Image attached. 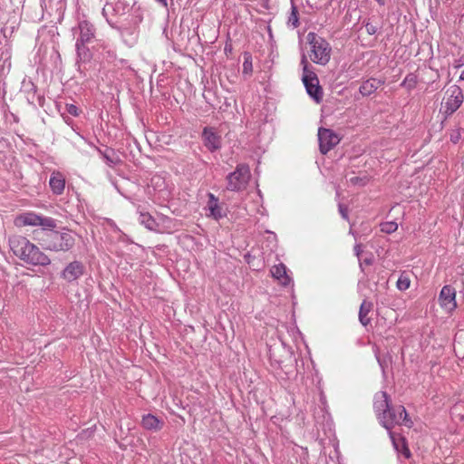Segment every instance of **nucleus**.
<instances>
[{"mask_svg": "<svg viewBox=\"0 0 464 464\" xmlns=\"http://www.w3.org/2000/svg\"><path fill=\"white\" fill-rule=\"evenodd\" d=\"M9 246L15 256L28 265L46 266L51 264L49 256L25 237H10Z\"/></svg>", "mask_w": 464, "mask_h": 464, "instance_id": "nucleus-1", "label": "nucleus"}, {"mask_svg": "<svg viewBox=\"0 0 464 464\" xmlns=\"http://www.w3.org/2000/svg\"><path fill=\"white\" fill-rule=\"evenodd\" d=\"M38 240L44 249L53 252H67L75 245V238L69 230L63 232L54 229L45 230L44 237Z\"/></svg>", "mask_w": 464, "mask_h": 464, "instance_id": "nucleus-2", "label": "nucleus"}, {"mask_svg": "<svg viewBox=\"0 0 464 464\" xmlns=\"http://www.w3.org/2000/svg\"><path fill=\"white\" fill-rule=\"evenodd\" d=\"M381 424L388 430L391 440H392L393 446L397 448L395 436L392 431V429L395 425H405L407 427H411L412 425V421L408 418V413L406 409L402 405L399 406H391L386 413L382 415L380 420Z\"/></svg>", "mask_w": 464, "mask_h": 464, "instance_id": "nucleus-3", "label": "nucleus"}, {"mask_svg": "<svg viewBox=\"0 0 464 464\" xmlns=\"http://www.w3.org/2000/svg\"><path fill=\"white\" fill-rule=\"evenodd\" d=\"M306 39L311 47L310 58L313 63L320 65L327 64L332 53L330 44L324 37L314 32H309Z\"/></svg>", "mask_w": 464, "mask_h": 464, "instance_id": "nucleus-4", "label": "nucleus"}, {"mask_svg": "<svg viewBox=\"0 0 464 464\" xmlns=\"http://www.w3.org/2000/svg\"><path fill=\"white\" fill-rule=\"evenodd\" d=\"M14 223L17 227H41L43 231L53 230L57 227V221L54 218L37 214L34 211H25L17 215Z\"/></svg>", "mask_w": 464, "mask_h": 464, "instance_id": "nucleus-5", "label": "nucleus"}, {"mask_svg": "<svg viewBox=\"0 0 464 464\" xmlns=\"http://www.w3.org/2000/svg\"><path fill=\"white\" fill-rule=\"evenodd\" d=\"M301 64L303 65L302 81L306 92L313 100L320 103L323 101V89L319 85V80L315 72L309 69V63L304 54L302 56Z\"/></svg>", "mask_w": 464, "mask_h": 464, "instance_id": "nucleus-6", "label": "nucleus"}, {"mask_svg": "<svg viewBox=\"0 0 464 464\" xmlns=\"http://www.w3.org/2000/svg\"><path fill=\"white\" fill-rule=\"evenodd\" d=\"M251 178L250 168L246 163L237 165L234 171L230 172L227 178V189L233 192L244 190Z\"/></svg>", "mask_w": 464, "mask_h": 464, "instance_id": "nucleus-7", "label": "nucleus"}, {"mask_svg": "<svg viewBox=\"0 0 464 464\" xmlns=\"http://www.w3.org/2000/svg\"><path fill=\"white\" fill-rule=\"evenodd\" d=\"M148 194L154 202L162 204L168 201L171 197V188L161 174L151 176L148 184Z\"/></svg>", "mask_w": 464, "mask_h": 464, "instance_id": "nucleus-8", "label": "nucleus"}, {"mask_svg": "<svg viewBox=\"0 0 464 464\" xmlns=\"http://www.w3.org/2000/svg\"><path fill=\"white\" fill-rule=\"evenodd\" d=\"M340 140V137L334 130L323 127L319 128L318 141L319 150L322 154L328 153Z\"/></svg>", "mask_w": 464, "mask_h": 464, "instance_id": "nucleus-9", "label": "nucleus"}, {"mask_svg": "<svg viewBox=\"0 0 464 464\" xmlns=\"http://www.w3.org/2000/svg\"><path fill=\"white\" fill-rule=\"evenodd\" d=\"M447 92L450 93V95L445 102L444 107L445 112L450 115L461 106L464 96L461 88L458 85L450 86Z\"/></svg>", "mask_w": 464, "mask_h": 464, "instance_id": "nucleus-10", "label": "nucleus"}, {"mask_svg": "<svg viewBox=\"0 0 464 464\" xmlns=\"http://www.w3.org/2000/svg\"><path fill=\"white\" fill-rule=\"evenodd\" d=\"M208 202L205 208L207 211L206 216L216 221L227 217V211L223 206L219 203V199L213 193H208Z\"/></svg>", "mask_w": 464, "mask_h": 464, "instance_id": "nucleus-11", "label": "nucleus"}, {"mask_svg": "<svg viewBox=\"0 0 464 464\" xmlns=\"http://www.w3.org/2000/svg\"><path fill=\"white\" fill-rule=\"evenodd\" d=\"M85 271L83 264L80 261L70 262L61 273V277L67 283L78 280Z\"/></svg>", "mask_w": 464, "mask_h": 464, "instance_id": "nucleus-12", "label": "nucleus"}, {"mask_svg": "<svg viewBox=\"0 0 464 464\" xmlns=\"http://www.w3.org/2000/svg\"><path fill=\"white\" fill-rule=\"evenodd\" d=\"M204 146L211 152L218 150L222 145L221 137L212 127H205L202 130Z\"/></svg>", "mask_w": 464, "mask_h": 464, "instance_id": "nucleus-13", "label": "nucleus"}, {"mask_svg": "<svg viewBox=\"0 0 464 464\" xmlns=\"http://www.w3.org/2000/svg\"><path fill=\"white\" fill-rule=\"evenodd\" d=\"M439 302L443 309L449 312L455 310L457 307L455 289L450 285H444L440 290Z\"/></svg>", "mask_w": 464, "mask_h": 464, "instance_id": "nucleus-14", "label": "nucleus"}, {"mask_svg": "<svg viewBox=\"0 0 464 464\" xmlns=\"http://www.w3.org/2000/svg\"><path fill=\"white\" fill-rule=\"evenodd\" d=\"M79 37L76 42L80 44H89L95 36V28L92 24L83 20L78 24Z\"/></svg>", "mask_w": 464, "mask_h": 464, "instance_id": "nucleus-15", "label": "nucleus"}, {"mask_svg": "<svg viewBox=\"0 0 464 464\" xmlns=\"http://www.w3.org/2000/svg\"><path fill=\"white\" fill-rule=\"evenodd\" d=\"M391 406L389 395L386 392H380L374 395L373 410L379 420H381L382 415L386 413Z\"/></svg>", "mask_w": 464, "mask_h": 464, "instance_id": "nucleus-16", "label": "nucleus"}, {"mask_svg": "<svg viewBox=\"0 0 464 464\" xmlns=\"http://www.w3.org/2000/svg\"><path fill=\"white\" fill-rule=\"evenodd\" d=\"M49 186L54 195H62L65 188V177L60 171H53L49 179Z\"/></svg>", "mask_w": 464, "mask_h": 464, "instance_id": "nucleus-17", "label": "nucleus"}, {"mask_svg": "<svg viewBox=\"0 0 464 464\" xmlns=\"http://www.w3.org/2000/svg\"><path fill=\"white\" fill-rule=\"evenodd\" d=\"M141 426L147 430L156 432L163 428L164 421L155 415L148 413L142 416Z\"/></svg>", "mask_w": 464, "mask_h": 464, "instance_id": "nucleus-18", "label": "nucleus"}, {"mask_svg": "<svg viewBox=\"0 0 464 464\" xmlns=\"http://www.w3.org/2000/svg\"><path fill=\"white\" fill-rule=\"evenodd\" d=\"M384 82V80L382 79L370 78L361 84L359 92L362 96H369L372 94L380 86L383 85Z\"/></svg>", "mask_w": 464, "mask_h": 464, "instance_id": "nucleus-19", "label": "nucleus"}, {"mask_svg": "<svg viewBox=\"0 0 464 464\" xmlns=\"http://www.w3.org/2000/svg\"><path fill=\"white\" fill-rule=\"evenodd\" d=\"M271 274L282 285L287 286L291 283V278L286 273V266L280 263L271 268Z\"/></svg>", "mask_w": 464, "mask_h": 464, "instance_id": "nucleus-20", "label": "nucleus"}, {"mask_svg": "<svg viewBox=\"0 0 464 464\" xmlns=\"http://www.w3.org/2000/svg\"><path fill=\"white\" fill-rule=\"evenodd\" d=\"M372 309V303L363 300L359 310V321L363 326H367L371 323L368 314Z\"/></svg>", "mask_w": 464, "mask_h": 464, "instance_id": "nucleus-21", "label": "nucleus"}, {"mask_svg": "<svg viewBox=\"0 0 464 464\" xmlns=\"http://www.w3.org/2000/svg\"><path fill=\"white\" fill-rule=\"evenodd\" d=\"M290 2L291 10L287 17L286 25L292 29H295L300 25L299 12L297 6L295 4V1L290 0Z\"/></svg>", "mask_w": 464, "mask_h": 464, "instance_id": "nucleus-22", "label": "nucleus"}, {"mask_svg": "<svg viewBox=\"0 0 464 464\" xmlns=\"http://www.w3.org/2000/svg\"><path fill=\"white\" fill-rule=\"evenodd\" d=\"M139 221L149 230L155 231L158 227L155 218L148 212H140Z\"/></svg>", "mask_w": 464, "mask_h": 464, "instance_id": "nucleus-23", "label": "nucleus"}, {"mask_svg": "<svg viewBox=\"0 0 464 464\" xmlns=\"http://www.w3.org/2000/svg\"><path fill=\"white\" fill-rule=\"evenodd\" d=\"M132 10L133 6L127 0H118L113 6V11L117 15H124Z\"/></svg>", "mask_w": 464, "mask_h": 464, "instance_id": "nucleus-24", "label": "nucleus"}, {"mask_svg": "<svg viewBox=\"0 0 464 464\" xmlns=\"http://www.w3.org/2000/svg\"><path fill=\"white\" fill-rule=\"evenodd\" d=\"M87 44H80L79 42L75 43L77 55L81 60L86 61L91 58V53L88 47H86Z\"/></svg>", "mask_w": 464, "mask_h": 464, "instance_id": "nucleus-25", "label": "nucleus"}, {"mask_svg": "<svg viewBox=\"0 0 464 464\" xmlns=\"http://www.w3.org/2000/svg\"><path fill=\"white\" fill-rule=\"evenodd\" d=\"M417 76L414 73H408L401 82V86L411 91L416 87Z\"/></svg>", "mask_w": 464, "mask_h": 464, "instance_id": "nucleus-26", "label": "nucleus"}, {"mask_svg": "<svg viewBox=\"0 0 464 464\" xmlns=\"http://www.w3.org/2000/svg\"><path fill=\"white\" fill-rule=\"evenodd\" d=\"M411 285V279L405 273H401L396 282V286L400 291L407 290Z\"/></svg>", "mask_w": 464, "mask_h": 464, "instance_id": "nucleus-27", "label": "nucleus"}, {"mask_svg": "<svg viewBox=\"0 0 464 464\" xmlns=\"http://www.w3.org/2000/svg\"><path fill=\"white\" fill-rule=\"evenodd\" d=\"M398 228V224L393 221L383 222L381 224V231L386 234H392Z\"/></svg>", "mask_w": 464, "mask_h": 464, "instance_id": "nucleus-28", "label": "nucleus"}, {"mask_svg": "<svg viewBox=\"0 0 464 464\" xmlns=\"http://www.w3.org/2000/svg\"><path fill=\"white\" fill-rule=\"evenodd\" d=\"M369 181V179L366 176L359 177V176H353L348 179V182L354 186L363 187L365 186Z\"/></svg>", "mask_w": 464, "mask_h": 464, "instance_id": "nucleus-29", "label": "nucleus"}, {"mask_svg": "<svg viewBox=\"0 0 464 464\" xmlns=\"http://www.w3.org/2000/svg\"><path fill=\"white\" fill-rule=\"evenodd\" d=\"M252 72V61L251 56H245V61L243 63V73L248 74Z\"/></svg>", "mask_w": 464, "mask_h": 464, "instance_id": "nucleus-30", "label": "nucleus"}, {"mask_svg": "<svg viewBox=\"0 0 464 464\" xmlns=\"http://www.w3.org/2000/svg\"><path fill=\"white\" fill-rule=\"evenodd\" d=\"M397 444V448L394 446V448L399 451L401 452L406 459H409L411 457V451L410 450L408 449V447L406 446L405 444V441L404 440H402L401 441V450L399 449V443L396 442Z\"/></svg>", "mask_w": 464, "mask_h": 464, "instance_id": "nucleus-31", "label": "nucleus"}, {"mask_svg": "<svg viewBox=\"0 0 464 464\" xmlns=\"http://www.w3.org/2000/svg\"><path fill=\"white\" fill-rule=\"evenodd\" d=\"M397 444V448L394 446V448L399 451L401 452L406 459H409L411 457V451L410 450L408 449V447L406 446L405 444V441L404 440H402L401 441V450L399 449V443L396 442Z\"/></svg>", "mask_w": 464, "mask_h": 464, "instance_id": "nucleus-32", "label": "nucleus"}, {"mask_svg": "<svg viewBox=\"0 0 464 464\" xmlns=\"http://www.w3.org/2000/svg\"><path fill=\"white\" fill-rule=\"evenodd\" d=\"M397 444V448L394 446V448L399 451L401 452L406 459H409L411 457V451L410 450L408 449V447L406 446L405 444V441L404 440H402L401 441V450L399 449V443L396 442Z\"/></svg>", "mask_w": 464, "mask_h": 464, "instance_id": "nucleus-33", "label": "nucleus"}, {"mask_svg": "<svg viewBox=\"0 0 464 464\" xmlns=\"http://www.w3.org/2000/svg\"><path fill=\"white\" fill-rule=\"evenodd\" d=\"M338 209L339 213L342 216V218L345 220H348V208L345 205L339 203L338 204Z\"/></svg>", "mask_w": 464, "mask_h": 464, "instance_id": "nucleus-34", "label": "nucleus"}, {"mask_svg": "<svg viewBox=\"0 0 464 464\" xmlns=\"http://www.w3.org/2000/svg\"><path fill=\"white\" fill-rule=\"evenodd\" d=\"M365 29L367 34L370 35H373L378 32V28L369 22L365 24Z\"/></svg>", "mask_w": 464, "mask_h": 464, "instance_id": "nucleus-35", "label": "nucleus"}, {"mask_svg": "<svg viewBox=\"0 0 464 464\" xmlns=\"http://www.w3.org/2000/svg\"><path fill=\"white\" fill-rule=\"evenodd\" d=\"M67 111L72 116L79 115V110L74 104H67Z\"/></svg>", "mask_w": 464, "mask_h": 464, "instance_id": "nucleus-36", "label": "nucleus"}, {"mask_svg": "<svg viewBox=\"0 0 464 464\" xmlns=\"http://www.w3.org/2000/svg\"><path fill=\"white\" fill-rule=\"evenodd\" d=\"M269 359H270L272 364L275 363V364H276V366L278 368L281 367L282 362H281V360H277L275 358V353L272 349L269 350Z\"/></svg>", "mask_w": 464, "mask_h": 464, "instance_id": "nucleus-37", "label": "nucleus"}, {"mask_svg": "<svg viewBox=\"0 0 464 464\" xmlns=\"http://www.w3.org/2000/svg\"><path fill=\"white\" fill-rule=\"evenodd\" d=\"M460 139V133L459 131H456L455 133L451 134L450 135V140L453 142V143H458V141Z\"/></svg>", "mask_w": 464, "mask_h": 464, "instance_id": "nucleus-38", "label": "nucleus"}, {"mask_svg": "<svg viewBox=\"0 0 464 464\" xmlns=\"http://www.w3.org/2000/svg\"><path fill=\"white\" fill-rule=\"evenodd\" d=\"M354 252H355V255H356L357 256H360V254H361V252H362V248H361V246H360V245H356V246H354Z\"/></svg>", "mask_w": 464, "mask_h": 464, "instance_id": "nucleus-39", "label": "nucleus"}, {"mask_svg": "<svg viewBox=\"0 0 464 464\" xmlns=\"http://www.w3.org/2000/svg\"><path fill=\"white\" fill-rule=\"evenodd\" d=\"M160 5H161L166 9L168 8V0H156Z\"/></svg>", "mask_w": 464, "mask_h": 464, "instance_id": "nucleus-40", "label": "nucleus"}, {"mask_svg": "<svg viewBox=\"0 0 464 464\" xmlns=\"http://www.w3.org/2000/svg\"><path fill=\"white\" fill-rule=\"evenodd\" d=\"M363 264H365V265H367V266L372 265V258H371V257H370V258H365V259L363 260Z\"/></svg>", "mask_w": 464, "mask_h": 464, "instance_id": "nucleus-41", "label": "nucleus"}, {"mask_svg": "<svg viewBox=\"0 0 464 464\" xmlns=\"http://www.w3.org/2000/svg\"><path fill=\"white\" fill-rule=\"evenodd\" d=\"M104 159L106 160V161H107V163H108V164H110V165H111V164H112V163H113L112 160H111L109 156L104 155Z\"/></svg>", "mask_w": 464, "mask_h": 464, "instance_id": "nucleus-42", "label": "nucleus"}, {"mask_svg": "<svg viewBox=\"0 0 464 464\" xmlns=\"http://www.w3.org/2000/svg\"><path fill=\"white\" fill-rule=\"evenodd\" d=\"M376 358H377V361L381 366V368L382 369V371L384 372V366H383V363L381 361L380 357L376 355Z\"/></svg>", "mask_w": 464, "mask_h": 464, "instance_id": "nucleus-43", "label": "nucleus"}, {"mask_svg": "<svg viewBox=\"0 0 464 464\" xmlns=\"http://www.w3.org/2000/svg\"><path fill=\"white\" fill-rule=\"evenodd\" d=\"M380 5H384L386 3V0H375Z\"/></svg>", "mask_w": 464, "mask_h": 464, "instance_id": "nucleus-44", "label": "nucleus"}, {"mask_svg": "<svg viewBox=\"0 0 464 464\" xmlns=\"http://www.w3.org/2000/svg\"><path fill=\"white\" fill-rule=\"evenodd\" d=\"M459 80L464 81V70L461 72V73L459 75Z\"/></svg>", "mask_w": 464, "mask_h": 464, "instance_id": "nucleus-45", "label": "nucleus"}, {"mask_svg": "<svg viewBox=\"0 0 464 464\" xmlns=\"http://www.w3.org/2000/svg\"><path fill=\"white\" fill-rule=\"evenodd\" d=\"M102 15H103L104 17H106L107 14H106V9H105V7H103V8H102Z\"/></svg>", "mask_w": 464, "mask_h": 464, "instance_id": "nucleus-46", "label": "nucleus"}, {"mask_svg": "<svg viewBox=\"0 0 464 464\" xmlns=\"http://www.w3.org/2000/svg\"><path fill=\"white\" fill-rule=\"evenodd\" d=\"M140 21H141V17H140V16H139V18H138V20L136 21V23H139V22H140Z\"/></svg>", "mask_w": 464, "mask_h": 464, "instance_id": "nucleus-47", "label": "nucleus"}, {"mask_svg": "<svg viewBox=\"0 0 464 464\" xmlns=\"http://www.w3.org/2000/svg\"><path fill=\"white\" fill-rule=\"evenodd\" d=\"M461 65L460 62H458V65H456V67H460Z\"/></svg>", "mask_w": 464, "mask_h": 464, "instance_id": "nucleus-48", "label": "nucleus"}, {"mask_svg": "<svg viewBox=\"0 0 464 464\" xmlns=\"http://www.w3.org/2000/svg\"><path fill=\"white\" fill-rule=\"evenodd\" d=\"M461 65L460 62H458V65H456V67H460Z\"/></svg>", "mask_w": 464, "mask_h": 464, "instance_id": "nucleus-49", "label": "nucleus"}]
</instances>
